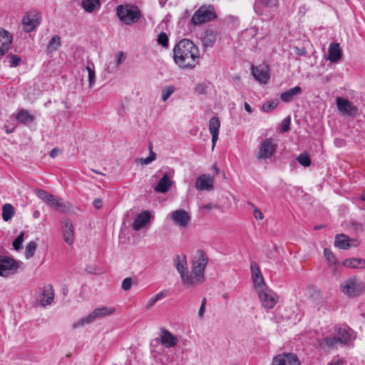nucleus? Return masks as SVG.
Returning <instances> with one entry per match:
<instances>
[{
	"mask_svg": "<svg viewBox=\"0 0 365 365\" xmlns=\"http://www.w3.org/2000/svg\"><path fill=\"white\" fill-rule=\"evenodd\" d=\"M86 71H88V84L90 87H92L96 81V73L93 65L92 66H87L86 67Z\"/></svg>",
	"mask_w": 365,
	"mask_h": 365,
	"instance_id": "40",
	"label": "nucleus"
},
{
	"mask_svg": "<svg viewBox=\"0 0 365 365\" xmlns=\"http://www.w3.org/2000/svg\"><path fill=\"white\" fill-rule=\"evenodd\" d=\"M58 151H59V150H58V149H57V148H53V149H52V150H51V153H50V156H51V158H55V157L57 155V154H58Z\"/></svg>",
	"mask_w": 365,
	"mask_h": 365,
	"instance_id": "61",
	"label": "nucleus"
},
{
	"mask_svg": "<svg viewBox=\"0 0 365 365\" xmlns=\"http://www.w3.org/2000/svg\"><path fill=\"white\" fill-rule=\"evenodd\" d=\"M253 284H254V287L257 293H259L260 289L264 290V289H267L265 287V283H264L263 277L254 279Z\"/></svg>",
	"mask_w": 365,
	"mask_h": 365,
	"instance_id": "42",
	"label": "nucleus"
},
{
	"mask_svg": "<svg viewBox=\"0 0 365 365\" xmlns=\"http://www.w3.org/2000/svg\"><path fill=\"white\" fill-rule=\"evenodd\" d=\"M160 342L166 348L174 347L178 343V339L165 328L161 329Z\"/></svg>",
	"mask_w": 365,
	"mask_h": 365,
	"instance_id": "26",
	"label": "nucleus"
},
{
	"mask_svg": "<svg viewBox=\"0 0 365 365\" xmlns=\"http://www.w3.org/2000/svg\"><path fill=\"white\" fill-rule=\"evenodd\" d=\"M302 93V89L299 86L292 88L280 95V99L284 103H290L293 101L295 98Z\"/></svg>",
	"mask_w": 365,
	"mask_h": 365,
	"instance_id": "29",
	"label": "nucleus"
},
{
	"mask_svg": "<svg viewBox=\"0 0 365 365\" xmlns=\"http://www.w3.org/2000/svg\"><path fill=\"white\" fill-rule=\"evenodd\" d=\"M173 58L176 65L183 69L194 68L198 63V48L189 39L180 40L173 49Z\"/></svg>",
	"mask_w": 365,
	"mask_h": 365,
	"instance_id": "1",
	"label": "nucleus"
},
{
	"mask_svg": "<svg viewBox=\"0 0 365 365\" xmlns=\"http://www.w3.org/2000/svg\"><path fill=\"white\" fill-rule=\"evenodd\" d=\"M278 4L279 0H255L254 10L259 16H267L271 10L277 7Z\"/></svg>",
	"mask_w": 365,
	"mask_h": 365,
	"instance_id": "13",
	"label": "nucleus"
},
{
	"mask_svg": "<svg viewBox=\"0 0 365 365\" xmlns=\"http://www.w3.org/2000/svg\"><path fill=\"white\" fill-rule=\"evenodd\" d=\"M173 182L170 180V177L165 173L154 189L156 192L165 193L169 190Z\"/></svg>",
	"mask_w": 365,
	"mask_h": 365,
	"instance_id": "31",
	"label": "nucleus"
},
{
	"mask_svg": "<svg viewBox=\"0 0 365 365\" xmlns=\"http://www.w3.org/2000/svg\"><path fill=\"white\" fill-rule=\"evenodd\" d=\"M175 225L180 227H186L190 222V215L184 210H177L170 214Z\"/></svg>",
	"mask_w": 365,
	"mask_h": 365,
	"instance_id": "18",
	"label": "nucleus"
},
{
	"mask_svg": "<svg viewBox=\"0 0 365 365\" xmlns=\"http://www.w3.org/2000/svg\"><path fill=\"white\" fill-rule=\"evenodd\" d=\"M41 216V212L38 211V210H35L34 212H33V217L36 219H38Z\"/></svg>",
	"mask_w": 365,
	"mask_h": 365,
	"instance_id": "62",
	"label": "nucleus"
},
{
	"mask_svg": "<svg viewBox=\"0 0 365 365\" xmlns=\"http://www.w3.org/2000/svg\"><path fill=\"white\" fill-rule=\"evenodd\" d=\"M150 219V212L148 210L143 211L135 217L133 222V229L135 231L140 230L149 222Z\"/></svg>",
	"mask_w": 365,
	"mask_h": 365,
	"instance_id": "23",
	"label": "nucleus"
},
{
	"mask_svg": "<svg viewBox=\"0 0 365 365\" xmlns=\"http://www.w3.org/2000/svg\"><path fill=\"white\" fill-rule=\"evenodd\" d=\"M277 145L273 139L267 138L261 143L257 155V158L260 160L271 159L276 153Z\"/></svg>",
	"mask_w": 365,
	"mask_h": 365,
	"instance_id": "10",
	"label": "nucleus"
},
{
	"mask_svg": "<svg viewBox=\"0 0 365 365\" xmlns=\"http://www.w3.org/2000/svg\"><path fill=\"white\" fill-rule=\"evenodd\" d=\"M272 365H300V362L296 354L282 353L273 358Z\"/></svg>",
	"mask_w": 365,
	"mask_h": 365,
	"instance_id": "15",
	"label": "nucleus"
},
{
	"mask_svg": "<svg viewBox=\"0 0 365 365\" xmlns=\"http://www.w3.org/2000/svg\"><path fill=\"white\" fill-rule=\"evenodd\" d=\"M324 256L327 257V260L329 262V263L334 264L336 262L335 257L334 256L333 253L330 250L325 248L324 250Z\"/></svg>",
	"mask_w": 365,
	"mask_h": 365,
	"instance_id": "48",
	"label": "nucleus"
},
{
	"mask_svg": "<svg viewBox=\"0 0 365 365\" xmlns=\"http://www.w3.org/2000/svg\"><path fill=\"white\" fill-rule=\"evenodd\" d=\"M15 214L14 207L10 204H4L2 207V219L5 222H8L11 220Z\"/></svg>",
	"mask_w": 365,
	"mask_h": 365,
	"instance_id": "34",
	"label": "nucleus"
},
{
	"mask_svg": "<svg viewBox=\"0 0 365 365\" xmlns=\"http://www.w3.org/2000/svg\"><path fill=\"white\" fill-rule=\"evenodd\" d=\"M208 261L205 252L202 250H197L192 257L191 267L205 273Z\"/></svg>",
	"mask_w": 365,
	"mask_h": 365,
	"instance_id": "17",
	"label": "nucleus"
},
{
	"mask_svg": "<svg viewBox=\"0 0 365 365\" xmlns=\"http://www.w3.org/2000/svg\"><path fill=\"white\" fill-rule=\"evenodd\" d=\"M343 265L352 269H364L365 259L363 258H349L343 262Z\"/></svg>",
	"mask_w": 365,
	"mask_h": 365,
	"instance_id": "32",
	"label": "nucleus"
},
{
	"mask_svg": "<svg viewBox=\"0 0 365 365\" xmlns=\"http://www.w3.org/2000/svg\"><path fill=\"white\" fill-rule=\"evenodd\" d=\"M244 107H245V110L248 113L251 114L252 113V109L251 106L247 103H245Z\"/></svg>",
	"mask_w": 365,
	"mask_h": 365,
	"instance_id": "60",
	"label": "nucleus"
},
{
	"mask_svg": "<svg viewBox=\"0 0 365 365\" xmlns=\"http://www.w3.org/2000/svg\"><path fill=\"white\" fill-rule=\"evenodd\" d=\"M213 168H214V170H215L216 173H217L218 172V169L216 168V166L215 165Z\"/></svg>",
	"mask_w": 365,
	"mask_h": 365,
	"instance_id": "64",
	"label": "nucleus"
},
{
	"mask_svg": "<svg viewBox=\"0 0 365 365\" xmlns=\"http://www.w3.org/2000/svg\"><path fill=\"white\" fill-rule=\"evenodd\" d=\"M220 122L217 117H212L209 120V131L212 135V148L214 149L218 139Z\"/></svg>",
	"mask_w": 365,
	"mask_h": 365,
	"instance_id": "24",
	"label": "nucleus"
},
{
	"mask_svg": "<svg viewBox=\"0 0 365 365\" xmlns=\"http://www.w3.org/2000/svg\"><path fill=\"white\" fill-rule=\"evenodd\" d=\"M343 364H344V361L342 360L337 359L336 361H331L327 365H343Z\"/></svg>",
	"mask_w": 365,
	"mask_h": 365,
	"instance_id": "59",
	"label": "nucleus"
},
{
	"mask_svg": "<svg viewBox=\"0 0 365 365\" xmlns=\"http://www.w3.org/2000/svg\"><path fill=\"white\" fill-rule=\"evenodd\" d=\"M205 280V273L191 267L190 272L188 271L184 276H182V283L186 287H195L202 284Z\"/></svg>",
	"mask_w": 365,
	"mask_h": 365,
	"instance_id": "11",
	"label": "nucleus"
},
{
	"mask_svg": "<svg viewBox=\"0 0 365 365\" xmlns=\"http://www.w3.org/2000/svg\"><path fill=\"white\" fill-rule=\"evenodd\" d=\"M341 50L338 43H333L329 45L327 58L328 60L333 63L337 62L341 59Z\"/></svg>",
	"mask_w": 365,
	"mask_h": 365,
	"instance_id": "30",
	"label": "nucleus"
},
{
	"mask_svg": "<svg viewBox=\"0 0 365 365\" xmlns=\"http://www.w3.org/2000/svg\"><path fill=\"white\" fill-rule=\"evenodd\" d=\"M174 264L178 273L180 274V279H182V276H184L188 272L186 255H176L174 259Z\"/></svg>",
	"mask_w": 365,
	"mask_h": 365,
	"instance_id": "28",
	"label": "nucleus"
},
{
	"mask_svg": "<svg viewBox=\"0 0 365 365\" xmlns=\"http://www.w3.org/2000/svg\"><path fill=\"white\" fill-rule=\"evenodd\" d=\"M125 59L124 53L123 51H119L117 53L115 56V64L116 66H119Z\"/></svg>",
	"mask_w": 365,
	"mask_h": 365,
	"instance_id": "51",
	"label": "nucleus"
},
{
	"mask_svg": "<svg viewBox=\"0 0 365 365\" xmlns=\"http://www.w3.org/2000/svg\"><path fill=\"white\" fill-rule=\"evenodd\" d=\"M252 207H254V216L256 220H262L264 219V215L262 212L257 207L254 206V205L251 202L249 203Z\"/></svg>",
	"mask_w": 365,
	"mask_h": 365,
	"instance_id": "52",
	"label": "nucleus"
},
{
	"mask_svg": "<svg viewBox=\"0 0 365 365\" xmlns=\"http://www.w3.org/2000/svg\"><path fill=\"white\" fill-rule=\"evenodd\" d=\"M218 37V32L212 29L205 30L203 36L202 37V45L205 48L208 47H213Z\"/></svg>",
	"mask_w": 365,
	"mask_h": 365,
	"instance_id": "27",
	"label": "nucleus"
},
{
	"mask_svg": "<svg viewBox=\"0 0 365 365\" xmlns=\"http://www.w3.org/2000/svg\"><path fill=\"white\" fill-rule=\"evenodd\" d=\"M115 309L113 307H101L95 309L88 316L81 319L73 324V327H83L85 324H90L98 319H101L113 314Z\"/></svg>",
	"mask_w": 365,
	"mask_h": 365,
	"instance_id": "5",
	"label": "nucleus"
},
{
	"mask_svg": "<svg viewBox=\"0 0 365 365\" xmlns=\"http://www.w3.org/2000/svg\"><path fill=\"white\" fill-rule=\"evenodd\" d=\"M175 88L173 86H170L165 87L162 91V100L167 101L170 96L174 93Z\"/></svg>",
	"mask_w": 365,
	"mask_h": 365,
	"instance_id": "44",
	"label": "nucleus"
},
{
	"mask_svg": "<svg viewBox=\"0 0 365 365\" xmlns=\"http://www.w3.org/2000/svg\"><path fill=\"white\" fill-rule=\"evenodd\" d=\"M158 43L163 47L168 48V35L165 32H161L157 39Z\"/></svg>",
	"mask_w": 365,
	"mask_h": 365,
	"instance_id": "43",
	"label": "nucleus"
},
{
	"mask_svg": "<svg viewBox=\"0 0 365 365\" xmlns=\"http://www.w3.org/2000/svg\"><path fill=\"white\" fill-rule=\"evenodd\" d=\"M41 21V14L36 10H31L23 17L22 26L25 32L29 33L34 31Z\"/></svg>",
	"mask_w": 365,
	"mask_h": 365,
	"instance_id": "9",
	"label": "nucleus"
},
{
	"mask_svg": "<svg viewBox=\"0 0 365 365\" xmlns=\"http://www.w3.org/2000/svg\"><path fill=\"white\" fill-rule=\"evenodd\" d=\"M257 295L262 306L266 309L274 308L279 301L278 295L267 288L264 290L260 289Z\"/></svg>",
	"mask_w": 365,
	"mask_h": 365,
	"instance_id": "12",
	"label": "nucleus"
},
{
	"mask_svg": "<svg viewBox=\"0 0 365 365\" xmlns=\"http://www.w3.org/2000/svg\"><path fill=\"white\" fill-rule=\"evenodd\" d=\"M61 46V38L58 35L53 36L48 42L47 46V51L52 53L56 51Z\"/></svg>",
	"mask_w": 365,
	"mask_h": 365,
	"instance_id": "36",
	"label": "nucleus"
},
{
	"mask_svg": "<svg viewBox=\"0 0 365 365\" xmlns=\"http://www.w3.org/2000/svg\"><path fill=\"white\" fill-rule=\"evenodd\" d=\"M19 268V262H16L14 258L6 256L0 255V276L8 277L14 275Z\"/></svg>",
	"mask_w": 365,
	"mask_h": 365,
	"instance_id": "8",
	"label": "nucleus"
},
{
	"mask_svg": "<svg viewBox=\"0 0 365 365\" xmlns=\"http://www.w3.org/2000/svg\"><path fill=\"white\" fill-rule=\"evenodd\" d=\"M252 73L255 78L262 83H266L269 78V67L265 63L252 66Z\"/></svg>",
	"mask_w": 365,
	"mask_h": 365,
	"instance_id": "20",
	"label": "nucleus"
},
{
	"mask_svg": "<svg viewBox=\"0 0 365 365\" xmlns=\"http://www.w3.org/2000/svg\"><path fill=\"white\" fill-rule=\"evenodd\" d=\"M81 5L88 13H92L101 7L100 0H82Z\"/></svg>",
	"mask_w": 365,
	"mask_h": 365,
	"instance_id": "33",
	"label": "nucleus"
},
{
	"mask_svg": "<svg viewBox=\"0 0 365 365\" xmlns=\"http://www.w3.org/2000/svg\"><path fill=\"white\" fill-rule=\"evenodd\" d=\"M132 286V279L130 277H127L123 279L122 282V289L125 291H128L131 288Z\"/></svg>",
	"mask_w": 365,
	"mask_h": 365,
	"instance_id": "50",
	"label": "nucleus"
},
{
	"mask_svg": "<svg viewBox=\"0 0 365 365\" xmlns=\"http://www.w3.org/2000/svg\"><path fill=\"white\" fill-rule=\"evenodd\" d=\"M61 231L66 243L68 245H73L74 242V228L70 220L65 219L62 221Z\"/></svg>",
	"mask_w": 365,
	"mask_h": 365,
	"instance_id": "21",
	"label": "nucleus"
},
{
	"mask_svg": "<svg viewBox=\"0 0 365 365\" xmlns=\"http://www.w3.org/2000/svg\"><path fill=\"white\" fill-rule=\"evenodd\" d=\"M116 14L120 21L126 25L138 21L141 16L140 9L130 4H120L116 8Z\"/></svg>",
	"mask_w": 365,
	"mask_h": 365,
	"instance_id": "3",
	"label": "nucleus"
},
{
	"mask_svg": "<svg viewBox=\"0 0 365 365\" xmlns=\"http://www.w3.org/2000/svg\"><path fill=\"white\" fill-rule=\"evenodd\" d=\"M341 288L344 294L349 297H355L364 292L365 287L361 281L356 277H351L341 284Z\"/></svg>",
	"mask_w": 365,
	"mask_h": 365,
	"instance_id": "7",
	"label": "nucleus"
},
{
	"mask_svg": "<svg viewBox=\"0 0 365 365\" xmlns=\"http://www.w3.org/2000/svg\"><path fill=\"white\" fill-rule=\"evenodd\" d=\"M297 160L304 167H308L311 165V159L307 153H301L297 156Z\"/></svg>",
	"mask_w": 365,
	"mask_h": 365,
	"instance_id": "38",
	"label": "nucleus"
},
{
	"mask_svg": "<svg viewBox=\"0 0 365 365\" xmlns=\"http://www.w3.org/2000/svg\"><path fill=\"white\" fill-rule=\"evenodd\" d=\"M36 249V243L34 241L30 242L26 247V251H25L26 258V259L31 258L35 253Z\"/></svg>",
	"mask_w": 365,
	"mask_h": 365,
	"instance_id": "39",
	"label": "nucleus"
},
{
	"mask_svg": "<svg viewBox=\"0 0 365 365\" xmlns=\"http://www.w3.org/2000/svg\"><path fill=\"white\" fill-rule=\"evenodd\" d=\"M336 104L338 110L342 115L354 117L357 113V107L346 98L337 97L336 99Z\"/></svg>",
	"mask_w": 365,
	"mask_h": 365,
	"instance_id": "14",
	"label": "nucleus"
},
{
	"mask_svg": "<svg viewBox=\"0 0 365 365\" xmlns=\"http://www.w3.org/2000/svg\"><path fill=\"white\" fill-rule=\"evenodd\" d=\"M54 298V290L51 284H47L42 289L41 293L37 298V304L42 307L51 305Z\"/></svg>",
	"mask_w": 365,
	"mask_h": 365,
	"instance_id": "16",
	"label": "nucleus"
},
{
	"mask_svg": "<svg viewBox=\"0 0 365 365\" xmlns=\"http://www.w3.org/2000/svg\"><path fill=\"white\" fill-rule=\"evenodd\" d=\"M93 206L96 208V209H101L103 206V202L102 200L100 199V198H96L93 200Z\"/></svg>",
	"mask_w": 365,
	"mask_h": 365,
	"instance_id": "56",
	"label": "nucleus"
},
{
	"mask_svg": "<svg viewBox=\"0 0 365 365\" xmlns=\"http://www.w3.org/2000/svg\"><path fill=\"white\" fill-rule=\"evenodd\" d=\"M277 106V103L275 102H267L264 103L262 106V110L264 112H269L270 110L275 108Z\"/></svg>",
	"mask_w": 365,
	"mask_h": 365,
	"instance_id": "49",
	"label": "nucleus"
},
{
	"mask_svg": "<svg viewBox=\"0 0 365 365\" xmlns=\"http://www.w3.org/2000/svg\"><path fill=\"white\" fill-rule=\"evenodd\" d=\"M24 232H21L20 235L13 242L14 249L19 250L22 248V243L24 242Z\"/></svg>",
	"mask_w": 365,
	"mask_h": 365,
	"instance_id": "45",
	"label": "nucleus"
},
{
	"mask_svg": "<svg viewBox=\"0 0 365 365\" xmlns=\"http://www.w3.org/2000/svg\"><path fill=\"white\" fill-rule=\"evenodd\" d=\"M156 157V154L152 150L151 147L150 148V155L148 157L145 158H141L140 159L142 164L148 165L153 162Z\"/></svg>",
	"mask_w": 365,
	"mask_h": 365,
	"instance_id": "46",
	"label": "nucleus"
},
{
	"mask_svg": "<svg viewBox=\"0 0 365 365\" xmlns=\"http://www.w3.org/2000/svg\"><path fill=\"white\" fill-rule=\"evenodd\" d=\"M13 41V36L10 32L0 27V57L10 49Z\"/></svg>",
	"mask_w": 365,
	"mask_h": 365,
	"instance_id": "19",
	"label": "nucleus"
},
{
	"mask_svg": "<svg viewBox=\"0 0 365 365\" xmlns=\"http://www.w3.org/2000/svg\"><path fill=\"white\" fill-rule=\"evenodd\" d=\"M290 118H287L284 119L282 123V130L283 132H287L289 130Z\"/></svg>",
	"mask_w": 365,
	"mask_h": 365,
	"instance_id": "53",
	"label": "nucleus"
},
{
	"mask_svg": "<svg viewBox=\"0 0 365 365\" xmlns=\"http://www.w3.org/2000/svg\"><path fill=\"white\" fill-rule=\"evenodd\" d=\"M195 90L197 92L200 93H205V88L203 85H197L195 88Z\"/></svg>",
	"mask_w": 365,
	"mask_h": 365,
	"instance_id": "58",
	"label": "nucleus"
},
{
	"mask_svg": "<svg viewBox=\"0 0 365 365\" xmlns=\"http://www.w3.org/2000/svg\"><path fill=\"white\" fill-rule=\"evenodd\" d=\"M16 119L19 122L26 124L34 120V116L31 115L27 110H21L16 115Z\"/></svg>",
	"mask_w": 365,
	"mask_h": 365,
	"instance_id": "35",
	"label": "nucleus"
},
{
	"mask_svg": "<svg viewBox=\"0 0 365 365\" xmlns=\"http://www.w3.org/2000/svg\"><path fill=\"white\" fill-rule=\"evenodd\" d=\"M34 192L41 200L57 211L65 212L69 208L63 203L62 199L58 196L51 195L45 190L40 189H36Z\"/></svg>",
	"mask_w": 365,
	"mask_h": 365,
	"instance_id": "4",
	"label": "nucleus"
},
{
	"mask_svg": "<svg viewBox=\"0 0 365 365\" xmlns=\"http://www.w3.org/2000/svg\"><path fill=\"white\" fill-rule=\"evenodd\" d=\"M250 267H251L252 279H257V278H259V277H263L262 274H261L259 267L258 264L256 262H252L251 263V266Z\"/></svg>",
	"mask_w": 365,
	"mask_h": 365,
	"instance_id": "41",
	"label": "nucleus"
},
{
	"mask_svg": "<svg viewBox=\"0 0 365 365\" xmlns=\"http://www.w3.org/2000/svg\"><path fill=\"white\" fill-rule=\"evenodd\" d=\"M216 207H217L216 205H213L212 203H207V204L203 205L202 207V209L205 210H212L213 208H215Z\"/></svg>",
	"mask_w": 365,
	"mask_h": 365,
	"instance_id": "57",
	"label": "nucleus"
},
{
	"mask_svg": "<svg viewBox=\"0 0 365 365\" xmlns=\"http://www.w3.org/2000/svg\"><path fill=\"white\" fill-rule=\"evenodd\" d=\"M295 53L298 56H306L307 52L306 51V49L304 48H299V47H297V46H294L293 48Z\"/></svg>",
	"mask_w": 365,
	"mask_h": 365,
	"instance_id": "55",
	"label": "nucleus"
},
{
	"mask_svg": "<svg viewBox=\"0 0 365 365\" xmlns=\"http://www.w3.org/2000/svg\"><path fill=\"white\" fill-rule=\"evenodd\" d=\"M216 18L214 7L212 5L201 6L192 15L191 22L195 26L210 21Z\"/></svg>",
	"mask_w": 365,
	"mask_h": 365,
	"instance_id": "6",
	"label": "nucleus"
},
{
	"mask_svg": "<svg viewBox=\"0 0 365 365\" xmlns=\"http://www.w3.org/2000/svg\"><path fill=\"white\" fill-rule=\"evenodd\" d=\"M6 133H11V132H12V130L6 129Z\"/></svg>",
	"mask_w": 365,
	"mask_h": 365,
	"instance_id": "63",
	"label": "nucleus"
},
{
	"mask_svg": "<svg viewBox=\"0 0 365 365\" xmlns=\"http://www.w3.org/2000/svg\"><path fill=\"white\" fill-rule=\"evenodd\" d=\"M205 304H206V299L203 298L202 301L201 306H200L199 312H198V316L201 319L204 316V313H205Z\"/></svg>",
	"mask_w": 365,
	"mask_h": 365,
	"instance_id": "54",
	"label": "nucleus"
},
{
	"mask_svg": "<svg viewBox=\"0 0 365 365\" xmlns=\"http://www.w3.org/2000/svg\"><path fill=\"white\" fill-rule=\"evenodd\" d=\"M214 178L210 175L202 174L200 175L195 182V188L197 190H212L214 187Z\"/></svg>",
	"mask_w": 365,
	"mask_h": 365,
	"instance_id": "22",
	"label": "nucleus"
},
{
	"mask_svg": "<svg viewBox=\"0 0 365 365\" xmlns=\"http://www.w3.org/2000/svg\"><path fill=\"white\" fill-rule=\"evenodd\" d=\"M356 240L350 239L348 236L340 234L335 237L334 245L339 249L346 250L356 245Z\"/></svg>",
	"mask_w": 365,
	"mask_h": 365,
	"instance_id": "25",
	"label": "nucleus"
},
{
	"mask_svg": "<svg viewBox=\"0 0 365 365\" xmlns=\"http://www.w3.org/2000/svg\"><path fill=\"white\" fill-rule=\"evenodd\" d=\"M166 294L164 292H160L159 293H158L155 296H154L153 297L150 298L147 304H145V309L147 310L150 309L152 307H153L155 305V304L163 299L164 297H165Z\"/></svg>",
	"mask_w": 365,
	"mask_h": 365,
	"instance_id": "37",
	"label": "nucleus"
},
{
	"mask_svg": "<svg viewBox=\"0 0 365 365\" xmlns=\"http://www.w3.org/2000/svg\"><path fill=\"white\" fill-rule=\"evenodd\" d=\"M335 334L331 336L324 337L320 342L322 347L326 346L333 349L339 345L348 346L349 343L356 339L355 331L349 327H336Z\"/></svg>",
	"mask_w": 365,
	"mask_h": 365,
	"instance_id": "2",
	"label": "nucleus"
},
{
	"mask_svg": "<svg viewBox=\"0 0 365 365\" xmlns=\"http://www.w3.org/2000/svg\"><path fill=\"white\" fill-rule=\"evenodd\" d=\"M21 61V58L16 55L11 56L9 59L10 66L11 67L18 66L20 64Z\"/></svg>",
	"mask_w": 365,
	"mask_h": 365,
	"instance_id": "47",
	"label": "nucleus"
}]
</instances>
